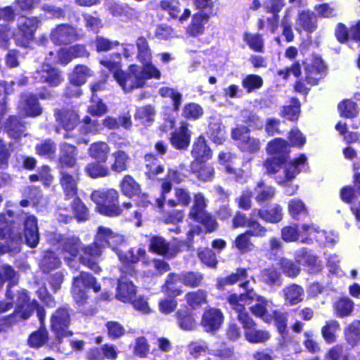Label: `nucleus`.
I'll use <instances>...</instances> for the list:
<instances>
[{
  "label": "nucleus",
  "mask_w": 360,
  "mask_h": 360,
  "mask_svg": "<svg viewBox=\"0 0 360 360\" xmlns=\"http://www.w3.org/2000/svg\"><path fill=\"white\" fill-rule=\"evenodd\" d=\"M302 231L306 232L307 235L311 236V238H314L317 240H321L322 237H324L329 245H334L338 240V235L334 231H319L318 227L314 224H302Z\"/></svg>",
  "instance_id": "nucleus-22"
},
{
  "label": "nucleus",
  "mask_w": 360,
  "mask_h": 360,
  "mask_svg": "<svg viewBox=\"0 0 360 360\" xmlns=\"http://www.w3.org/2000/svg\"><path fill=\"white\" fill-rule=\"evenodd\" d=\"M18 108L19 112L23 116L34 117L42 113V108L37 98L32 94H22Z\"/></svg>",
  "instance_id": "nucleus-13"
},
{
  "label": "nucleus",
  "mask_w": 360,
  "mask_h": 360,
  "mask_svg": "<svg viewBox=\"0 0 360 360\" xmlns=\"http://www.w3.org/2000/svg\"><path fill=\"white\" fill-rule=\"evenodd\" d=\"M307 158L305 155H301L297 159L285 164L284 168V176L279 175L276 177L278 184L285 187V193L287 195L290 196L296 193L298 186L295 185L289 186L288 183L300 172L298 166L304 164Z\"/></svg>",
  "instance_id": "nucleus-5"
},
{
  "label": "nucleus",
  "mask_w": 360,
  "mask_h": 360,
  "mask_svg": "<svg viewBox=\"0 0 360 360\" xmlns=\"http://www.w3.org/2000/svg\"><path fill=\"white\" fill-rule=\"evenodd\" d=\"M103 248V247L95 238V242L93 244L85 248L83 247L82 253L79 256L80 262L95 272H98L100 267L95 260L101 255Z\"/></svg>",
  "instance_id": "nucleus-12"
},
{
  "label": "nucleus",
  "mask_w": 360,
  "mask_h": 360,
  "mask_svg": "<svg viewBox=\"0 0 360 360\" xmlns=\"http://www.w3.org/2000/svg\"><path fill=\"white\" fill-rule=\"evenodd\" d=\"M269 154L286 161L287 154L289 151V145L282 139H275L270 141L266 146Z\"/></svg>",
  "instance_id": "nucleus-32"
},
{
  "label": "nucleus",
  "mask_w": 360,
  "mask_h": 360,
  "mask_svg": "<svg viewBox=\"0 0 360 360\" xmlns=\"http://www.w3.org/2000/svg\"><path fill=\"white\" fill-rule=\"evenodd\" d=\"M91 76V71L84 65H77L70 75V83L73 85L81 86L86 79Z\"/></svg>",
  "instance_id": "nucleus-42"
},
{
  "label": "nucleus",
  "mask_w": 360,
  "mask_h": 360,
  "mask_svg": "<svg viewBox=\"0 0 360 360\" xmlns=\"http://www.w3.org/2000/svg\"><path fill=\"white\" fill-rule=\"evenodd\" d=\"M191 200V198L188 191L183 188H176L174 189V198L169 200L168 204L171 207H188Z\"/></svg>",
  "instance_id": "nucleus-41"
},
{
  "label": "nucleus",
  "mask_w": 360,
  "mask_h": 360,
  "mask_svg": "<svg viewBox=\"0 0 360 360\" xmlns=\"http://www.w3.org/2000/svg\"><path fill=\"white\" fill-rule=\"evenodd\" d=\"M60 183L65 200L75 198L77 194V184L79 179L78 169H75L68 172H60Z\"/></svg>",
  "instance_id": "nucleus-11"
},
{
  "label": "nucleus",
  "mask_w": 360,
  "mask_h": 360,
  "mask_svg": "<svg viewBox=\"0 0 360 360\" xmlns=\"http://www.w3.org/2000/svg\"><path fill=\"white\" fill-rule=\"evenodd\" d=\"M101 163L98 161L89 163L85 167V172L93 179L108 176L110 174L109 167Z\"/></svg>",
  "instance_id": "nucleus-40"
},
{
  "label": "nucleus",
  "mask_w": 360,
  "mask_h": 360,
  "mask_svg": "<svg viewBox=\"0 0 360 360\" xmlns=\"http://www.w3.org/2000/svg\"><path fill=\"white\" fill-rule=\"evenodd\" d=\"M233 139L238 141L240 148L243 151L255 153L260 148V141L258 139L249 134V129L245 126L234 128L231 133Z\"/></svg>",
  "instance_id": "nucleus-8"
},
{
  "label": "nucleus",
  "mask_w": 360,
  "mask_h": 360,
  "mask_svg": "<svg viewBox=\"0 0 360 360\" xmlns=\"http://www.w3.org/2000/svg\"><path fill=\"white\" fill-rule=\"evenodd\" d=\"M325 70V65L321 58L314 57L311 63L305 67V82L310 86L317 84L321 73Z\"/></svg>",
  "instance_id": "nucleus-18"
},
{
  "label": "nucleus",
  "mask_w": 360,
  "mask_h": 360,
  "mask_svg": "<svg viewBox=\"0 0 360 360\" xmlns=\"http://www.w3.org/2000/svg\"><path fill=\"white\" fill-rule=\"evenodd\" d=\"M136 47L138 49L137 58L141 63L151 60L152 53L146 38L139 37L136 41Z\"/></svg>",
  "instance_id": "nucleus-48"
},
{
  "label": "nucleus",
  "mask_w": 360,
  "mask_h": 360,
  "mask_svg": "<svg viewBox=\"0 0 360 360\" xmlns=\"http://www.w3.org/2000/svg\"><path fill=\"white\" fill-rule=\"evenodd\" d=\"M295 260L297 262L307 266L309 271L312 273L319 271L321 268V262L306 248H302L296 252Z\"/></svg>",
  "instance_id": "nucleus-26"
},
{
  "label": "nucleus",
  "mask_w": 360,
  "mask_h": 360,
  "mask_svg": "<svg viewBox=\"0 0 360 360\" xmlns=\"http://www.w3.org/2000/svg\"><path fill=\"white\" fill-rule=\"evenodd\" d=\"M63 257L70 266L72 259L76 258L79 253H82L83 245L79 238L69 237L63 241Z\"/></svg>",
  "instance_id": "nucleus-20"
},
{
  "label": "nucleus",
  "mask_w": 360,
  "mask_h": 360,
  "mask_svg": "<svg viewBox=\"0 0 360 360\" xmlns=\"http://www.w3.org/2000/svg\"><path fill=\"white\" fill-rule=\"evenodd\" d=\"M207 200L204 195L198 193L194 195L193 203L189 212V217L193 220L203 219L207 212L205 210Z\"/></svg>",
  "instance_id": "nucleus-33"
},
{
  "label": "nucleus",
  "mask_w": 360,
  "mask_h": 360,
  "mask_svg": "<svg viewBox=\"0 0 360 360\" xmlns=\"http://www.w3.org/2000/svg\"><path fill=\"white\" fill-rule=\"evenodd\" d=\"M160 8L168 12L170 16L174 18H179L180 22H184L191 15L189 9H184V13L180 15L181 8L179 0H162L160 2Z\"/></svg>",
  "instance_id": "nucleus-25"
},
{
  "label": "nucleus",
  "mask_w": 360,
  "mask_h": 360,
  "mask_svg": "<svg viewBox=\"0 0 360 360\" xmlns=\"http://www.w3.org/2000/svg\"><path fill=\"white\" fill-rule=\"evenodd\" d=\"M107 110L105 104L93 95L87 112L93 116H101L107 112Z\"/></svg>",
  "instance_id": "nucleus-63"
},
{
  "label": "nucleus",
  "mask_w": 360,
  "mask_h": 360,
  "mask_svg": "<svg viewBox=\"0 0 360 360\" xmlns=\"http://www.w3.org/2000/svg\"><path fill=\"white\" fill-rule=\"evenodd\" d=\"M35 80L49 86H57L63 81L60 72L49 64L44 63L34 74Z\"/></svg>",
  "instance_id": "nucleus-10"
},
{
  "label": "nucleus",
  "mask_w": 360,
  "mask_h": 360,
  "mask_svg": "<svg viewBox=\"0 0 360 360\" xmlns=\"http://www.w3.org/2000/svg\"><path fill=\"white\" fill-rule=\"evenodd\" d=\"M316 27V17L312 12L302 11L298 13L295 23V30L297 32H300L304 30L311 32Z\"/></svg>",
  "instance_id": "nucleus-30"
},
{
  "label": "nucleus",
  "mask_w": 360,
  "mask_h": 360,
  "mask_svg": "<svg viewBox=\"0 0 360 360\" xmlns=\"http://www.w3.org/2000/svg\"><path fill=\"white\" fill-rule=\"evenodd\" d=\"M48 340V332L41 328L37 331L32 333L28 339V343L32 347H40L44 345Z\"/></svg>",
  "instance_id": "nucleus-55"
},
{
  "label": "nucleus",
  "mask_w": 360,
  "mask_h": 360,
  "mask_svg": "<svg viewBox=\"0 0 360 360\" xmlns=\"http://www.w3.org/2000/svg\"><path fill=\"white\" fill-rule=\"evenodd\" d=\"M122 193L127 196L132 197L139 193L140 186L130 175H125L120 184Z\"/></svg>",
  "instance_id": "nucleus-39"
},
{
  "label": "nucleus",
  "mask_w": 360,
  "mask_h": 360,
  "mask_svg": "<svg viewBox=\"0 0 360 360\" xmlns=\"http://www.w3.org/2000/svg\"><path fill=\"white\" fill-rule=\"evenodd\" d=\"M204 19L205 15L202 13L194 15L191 25L187 28V32L191 36L201 34L204 30Z\"/></svg>",
  "instance_id": "nucleus-56"
},
{
  "label": "nucleus",
  "mask_w": 360,
  "mask_h": 360,
  "mask_svg": "<svg viewBox=\"0 0 360 360\" xmlns=\"http://www.w3.org/2000/svg\"><path fill=\"white\" fill-rule=\"evenodd\" d=\"M262 84L263 79L257 75H249L242 81V86L248 93H251L253 91L261 88Z\"/></svg>",
  "instance_id": "nucleus-57"
},
{
  "label": "nucleus",
  "mask_w": 360,
  "mask_h": 360,
  "mask_svg": "<svg viewBox=\"0 0 360 360\" xmlns=\"http://www.w3.org/2000/svg\"><path fill=\"white\" fill-rule=\"evenodd\" d=\"M17 24L18 29L14 34L15 42L19 46H27L33 40L40 21L36 17L20 16L18 19Z\"/></svg>",
  "instance_id": "nucleus-3"
},
{
  "label": "nucleus",
  "mask_w": 360,
  "mask_h": 360,
  "mask_svg": "<svg viewBox=\"0 0 360 360\" xmlns=\"http://www.w3.org/2000/svg\"><path fill=\"white\" fill-rule=\"evenodd\" d=\"M25 236L26 242L30 247H35L39 242L37 219L34 216L28 217L25 222Z\"/></svg>",
  "instance_id": "nucleus-31"
},
{
  "label": "nucleus",
  "mask_w": 360,
  "mask_h": 360,
  "mask_svg": "<svg viewBox=\"0 0 360 360\" xmlns=\"http://www.w3.org/2000/svg\"><path fill=\"white\" fill-rule=\"evenodd\" d=\"M240 286L246 290V292L240 295L232 294L228 297V302L231 307L238 313V320L241 314L249 315L245 311V306L250 304L255 297V291L253 285L250 284V281L242 283Z\"/></svg>",
  "instance_id": "nucleus-7"
},
{
  "label": "nucleus",
  "mask_w": 360,
  "mask_h": 360,
  "mask_svg": "<svg viewBox=\"0 0 360 360\" xmlns=\"http://www.w3.org/2000/svg\"><path fill=\"white\" fill-rule=\"evenodd\" d=\"M252 215H258L262 219L270 223H277L283 219L282 208L280 205H276L271 210L254 209Z\"/></svg>",
  "instance_id": "nucleus-35"
},
{
  "label": "nucleus",
  "mask_w": 360,
  "mask_h": 360,
  "mask_svg": "<svg viewBox=\"0 0 360 360\" xmlns=\"http://www.w3.org/2000/svg\"><path fill=\"white\" fill-rule=\"evenodd\" d=\"M191 170L196 178L203 182L212 180L214 175L213 167L205 162L193 161L191 164Z\"/></svg>",
  "instance_id": "nucleus-29"
},
{
  "label": "nucleus",
  "mask_w": 360,
  "mask_h": 360,
  "mask_svg": "<svg viewBox=\"0 0 360 360\" xmlns=\"http://www.w3.org/2000/svg\"><path fill=\"white\" fill-rule=\"evenodd\" d=\"M191 134L188 129V124L181 123L179 129L176 130L171 136L172 145L177 149L186 148L190 143Z\"/></svg>",
  "instance_id": "nucleus-28"
},
{
  "label": "nucleus",
  "mask_w": 360,
  "mask_h": 360,
  "mask_svg": "<svg viewBox=\"0 0 360 360\" xmlns=\"http://www.w3.org/2000/svg\"><path fill=\"white\" fill-rule=\"evenodd\" d=\"M179 276L181 283L190 288L199 286L203 279V276L201 274L192 271L184 272L179 274Z\"/></svg>",
  "instance_id": "nucleus-51"
},
{
  "label": "nucleus",
  "mask_w": 360,
  "mask_h": 360,
  "mask_svg": "<svg viewBox=\"0 0 360 360\" xmlns=\"http://www.w3.org/2000/svg\"><path fill=\"white\" fill-rule=\"evenodd\" d=\"M239 321L245 330V338L250 343H264L271 338V334L265 330H259L255 328V323L252 319L246 314L239 316Z\"/></svg>",
  "instance_id": "nucleus-6"
},
{
  "label": "nucleus",
  "mask_w": 360,
  "mask_h": 360,
  "mask_svg": "<svg viewBox=\"0 0 360 360\" xmlns=\"http://www.w3.org/2000/svg\"><path fill=\"white\" fill-rule=\"evenodd\" d=\"M262 280L269 285H281V276L275 267L265 269L262 272Z\"/></svg>",
  "instance_id": "nucleus-49"
},
{
  "label": "nucleus",
  "mask_w": 360,
  "mask_h": 360,
  "mask_svg": "<svg viewBox=\"0 0 360 360\" xmlns=\"http://www.w3.org/2000/svg\"><path fill=\"white\" fill-rule=\"evenodd\" d=\"M176 317L181 329L191 330L196 327V322L191 314L179 310L176 313Z\"/></svg>",
  "instance_id": "nucleus-60"
},
{
  "label": "nucleus",
  "mask_w": 360,
  "mask_h": 360,
  "mask_svg": "<svg viewBox=\"0 0 360 360\" xmlns=\"http://www.w3.org/2000/svg\"><path fill=\"white\" fill-rule=\"evenodd\" d=\"M131 158L128 153L122 150L114 151L110 156V172L117 174L127 171L130 165Z\"/></svg>",
  "instance_id": "nucleus-19"
},
{
  "label": "nucleus",
  "mask_w": 360,
  "mask_h": 360,
  "mask_svg": "<svg viewBox=\"0 0 360 360\" xmlns=\"http://www.w3.org/2000/svg\"><path fill=\"white\" fill-rule=\"evenodd\" d=\"M100 63L113 74L114 78L126 92L134 88L143 87L148 79H159L161 77L160 70L151 60L141 63L143 66L131 65L129 68V74L120 70V64L118 62L105 59L101 60Z\"/></svg>",
  "instance_id": "nucleus-1"
},
{
  "label": "nucleus",
  "mask_w": 360,
  "mask_h": 360,
  "mask_svg": "<svg viewBox=\"0 0 360 360\" xmlns=\"http://www.w3.org/2000/svg\"><path fill=\"white\" fill-rule=\"evenodd\" d=\"M248 277L247 271L245 269H238L236 272L229 276L220 279L217 282V287L223 288L226 285H233L238 281H241Z\"/></svg>",
  "instance_id": "nucleus-53"
},
{
  "label": "nucleus",
  "mask_w": 360,
  "mask_h": 360,
  "mask_svg": "<svg viewBox=\"0 0 360 360\" xmlns=\"http://www.w3.org/2000/svg\"><path fill=\"white\" fill-rule=\"evenodd\" d=\"M118 192L113 188L95 191L91 195V200L96 203L98 212L108 217H116L122 213V209L116 204Z\"/></svg>",
  "instance_id": "nucleus-2"
},
{
  "label": "nucleus",
  "mask_w": 360,
  "mask_h": 360,
  "mask_svg": "<svg viewBox=\"0 0 360 360\" xmlns=\"http://www.w3.org/2000/svg\"><path fill=\"white\" fill-rule=\"evenodd\" d=\"M192 155L195 158L194 161L205 162L211 158V151L206 145L204 138L200 137L195 142L192 150Z\"/></svg>",
  "instance_id": "nucleus-38"
},
{
  "label": "nucleus",
  "mask_w": 360,
  "mask_h": 360,
  "mask_svg": "<svg viewBox=\"0 0 360 360\" xmlns=\"http://www.w3.org/2000/svg\"><path fill=\"white\" fill-rule=\"evenodd\" d=\"M255 200L259 203H263L272 199L275 195V189L263 182H259L255 189Z\"/></svg>",
  "instance_id": "nucleus-43"
},
{
  "label": "nucleus",
  "mask_w": 360,
  "mask_h": 360,
  "mask_svg": "<svg viewBox=\"0 0 360 360\" xmlns=\"http://www.w3.org/2000/svg\"><path fill=\"white\" fill-rule=\"evenodd\" d=\"M51 39L58 44H70L77 39V34L73 27L63 24L52 30Z\"/></svg>",
  "instance_id": "nucleus-17"
},
{
  "label": "nucleus",
  "mask_w": 360,
  "mask_h": 360,
  "mask_svg": "<svg viewBox=\"0 0 360 360\" xmlns=\"http://www.w3.org/2000/svg\"><path fill=\"white\" fill-rule=\"evenodd\" d=\"M347 342L352 346L356 345L360 341V321H354L345 330Z\"/></svg>",
  "instance_id": "nucleus-47"
},
{
  "label": "nucleus",
  "mask_w": 360,
  "mask_h": 360,
  "mask_svg": "<svg viewBox=\"0 0 360 360\" xmlns=\"http://www.w3.org/2000/svg\"><path fill=\"white\" fill-rule=\"evenodd\" d=\"M340 330V324L337 321H327L321 328V334L326 342L331 344L335 342V333Z\"/></svg>",
  "instance_id": "nucleus-46"
},
{
  "label": "nucleus",
  "mask_w": 360,
  "mask_h": 360,
  "mask_svg": "<svg viewBox=\"0 0 360 360\" xmlns=\"http://www.w3.org/2000/svg\"><path fill=\"white\" fill-rule=\"evenodd\" d=\"M76 156L77 150L75 146L70 144H63L59 157L60 172H70V169L79 170Z\"/></svg>",
  "instance_id": "nucleus-14"
},
{
  "label": "nucleus",
  "mask_w": 360,
  "mask_h": 360,
  "mask_svg": "<svg viewBox=\"0 0 360 360\" xmlns=\"http://www.w3.org/2000/svg\"><path fill=\"white\" fill-rule=\"evenodd\" d=\"M96 239L103 248L110 245L113 250L115 249V246L121 244L124 241L122 236L104 226H100L98 229Z\"/></svg>",
  "instance_id": "nucleus-21"
},
{
  "label": "nucleus",
  "mask_w": 360,
  "mask_h": 360,
  "mask_svg": "<svg viewBox=\"0 0 360 360\" xmlns=\"http://www.w3.org/2000/svg\"><path fill=\"white\" fill-rule=\"evenodd\" d=\"M6 129L10 136L17 139L22 135L24 126L16 117H11L6 122Z\"/></svg>",
  "instance_id": "nucleus-50"
},
{
  "label": "nucleus",
  "mask_w": 360,
  "mask_h": 360,
  "mask_svg": "<svg viewBox=\"0 0 360 360\" xmlns=\"http://www.w3.org/2000/svg\"><path fill=\"white\" fill-rule=\"evenodd\" d=\"M338 109L341 116L347 118L356 117L358 113L355 103L349 100L340 103L338 105Z\"/></svg>",
  "instance_id": "nucleus-64"
},
{
  "label": "nucleus",
  "mask_w": 360,
  "mask_h": 360,
  "mask_svg": "<svg viewBox=\"0 0 360 360\" xmlns=\"http://www.w3.org/2000/svg\"><path fill=\"white\" fill-rule=\"evenodd\" d=\"M70 322V315L65 309H58L52 315L51 319V330L55 333L59 341L62 338L72 335V333L68 330Z\"/></svg>",
  "instance_id": "nucleus-9"
},
{
  "label": "nucleus",
  "mask_w": 360,
  "mask_h": 360,
  "mask_svg": "<svg viewBox=\"0 0 360 360\" xmlns=\"http://www.w3.org/2000/svg\"><path fill=\"white\" fill-rule=\"evenodd\" d=\"M300 115V103L297 100L292 99L291 104L283 106L281 115L288 120L295 121Z\"/></svg>",
  "instance_id": "nucleus-59"
},
{
  "label": "nucleus",
  "mask_w": 360,
  "mask_h": 360,
  "mask_svg": "<svg viewBox=\"0 0 360 360\" xmlns=\"http://www.w3.org/2000/svg\"><path fill=\"white\" fill-rule=\"evenodd\" d=\"M285 301L290 305H295L304 299V290L297 284L290 285L283 289Z\"/></svg>",
  "instance_id": "nucleus-34"
},
{
  "label": "nucleus",
  "mask_w": 360,
  "mask_h": 360,
  "mask_svg": "<svg viewBox=\"0 0 360 360\" xmlns=\"http://www.w3.org/2000/svg\"><path fill=\"white\" fill-rule=\"evenodd\" d=\"M88 55L89 53L85 47L82 45L63 48L58 52L57 62L60 64L66 65L74 58L85 57L88 56Z\"/></svg>",
  "instance_id": "nucleus-23"
},
{
  "label": "nucleus",
  "mask_w": 360,
  "mask_h": 360,
  "mask_svg": "<svg viewBox=\"0 0 360 360\" xmlns=\"http://www.w3.org/2000/svg\"><path fill=\"white\" fill-rule=\"evenodd\" d=\"M70 202L73 214L79 221H84L87 219V209L82 201L76 196L72 198Z\"/></svg>",
  "instance_id": "nucleus-62"
},
{
  "label": "nucleus",
  "mask_w": 360,
  "mask_h": 360,
  "mask_svg": "<svg viewBox=\"0 0 360 360\" xmlns=\"http://www.w3.org/2000/svg\"><path fill=\"white\" fill-rule=\"evenodd\" d=\"M288 207L290 216L293 218H297L299 215L307 213L305 204L298 198H293L289 200Z\"/></svg>",
  "instance_id": "nucleus-58"
},
{
  "label": "nucleus",
  "mask_w": 360,
  "mask_h": 360,
  "mask_svg": "<svg viewBox=\"0 0 360 360\" xmlns=\"http://www.w3.org/2000/svg\"><path fill=\"white\" fill-rule=\"evenodd\" d=\"M301 229H302V227ZM300 236L302 237L301 242L303 243H310L312 241L311 236L307 235V233L303 232L302 230L299 231L297 224L285 226L281 230V238L288 243L297 241Z\"/></svg>",
  "instance_id": "nucleus-27"
},
{
  "label": "nucleus",
  "mask_w": 360,
  "mask_h": 360,
  "mask_svg": "<svg viewBox=\"0 0 360 360\" xmlns=\"http://www.w3.org/2000/svg\"><path fill=\"white\" fill-rule=\"evenodd\" d=\"M187 304L193 309H197L207 302V292L202 290L190 292L185 295Z\"/></svg>",
  "instance_id": "nucleus-45"
},
{
  "label": "nucleus",
  "mask_w": 360,
  "mask_h": 360,
  "mask_svg": "<svg viewBox=\"0 0 360 360\" xmlns=\"http://www.w3.org/2000/svg\"><path fill=\"white\" fill-rule=\"evenodd\" d=\"M250 236L246 232L238 235L234 242L235 248L241 253H246L252 251L255 245L251 242Z\"/></svg>",
  "instance_id": "nucleus-52"
},
{
  "label": "nucleus",
  "mask_w": 360,
  "mask_h": 360,
  "mask_svg": "<svg viewBox=\"0 0 360 360\" xmlns=\"http://www.w3.org/2000/svg\"><path fill=\"white\" fill-rule=\"evenodd\" d=\"M136 292V287L131 281L125 277L120 278L117 288L116 297L117 300L123 302H132Z\"/></svg>",
  "instance_id": "nucleus-24"
},
{
  "label": "nucleus",
  "mask_w": 360,
  "mask_h": 360,
  "mask_svg": "<svg viewBox=\"0 0 360 360\" xmlns=\"http://www.w3.org/2000/svg\"><path fill=\"white\" fill-rule=\"evenodd\" d=\"M177 283H181L179 274H169L165 285L162 286V290L169 297H176L182 293V290L176 287Z\"/></svg>",
  "instance_id": "nucleus-44"
},
{
  "label": "nucleus",
  "mask_w": 360,
  "mask_h": 360,
  "mask_svg": "<svg viewBox=\"0 0 360 360\" xmlns=\"http://www.w3.org/2000/svg\"><path fill=\"white\" fill-rule=\"evenodd\" d=\"M354 303L349 298L338 300L335 304V312L340 317L349 316L353 309Z\"/></svg>",
  "instance_id": "nucleus-61"
},
{
  "label": "nucleus",
  "mask_w": 360,
  "mask_h": 360,
  "mask_svg": "<svg viewBox=\"0 0 360 360\" xmlns=\"http://www.w3.org/2000/svg\"><path fill=\"white\" fill-rule=\"evenodd\" d=\"M243 40L252 50L256 52L264 51V41L262 35L259 34L245 33L243 36Z\"/></svg>",
  "instance_id": "nucleus-54"
},
{
  "label": "nucleus",
  "mask_w": 360,
  "mask_h": 360,
  "mask_svg": "<svg viewBox=\"0 0 360 360\" xmlns=\"http://www.w3.org/2000/svg\"><path fill=\"white\" fill-rule=\"evenodd\" d=\"M224 321L222 312L215 308L206 309L202 316L201 326L205 331L212 332L219 330Z\"/></svg>",
  "instance_id": "nucleus-16"
},
{
  "label": "nucleus",
  "mask_w": 360,
  "mask_h": 360,
  "mask_svg": "<svg viewBox=\"0 0 360 360\" xmlns=\"http://www.w3.org/2000/svg\"><path fill=\"white\" fill-rule=\"evenodd\" d=\"M255 297L252 301L255 300L257 303L250 308L251 313L257 317L262 319L265 322L269 323L273 321V315L271 311L272 302L266 300L264 297L257 295L255 292Z\"/></svg>",
  "instance_id": "nucleus-15"
},
{
  "label": "nucleus",
  "mask_w": 360,
  "mask_h": 360,
  "mask_svg": "<svg viewBox=\"0 0 360 360\" xmlns=\"http://www.w3.org/2000/svg\"><path fill=\"white\" fill-rule=\"evenodd\" d=\"M89 155L99 162H105L108 160L110 149L105 142H95L89 148Z\"/></svg>",
  "instance_id": "nucleus-36"
},
{
  "label": "nucleus",
  "mask_w": 360,
  "mask_h": 360,
  "mask_svg": "<svg viewBox=\"0 0 360 360\" xmlns=\"http://www.w3.org/2000/svg\"><path fill=\"white\" fill-rule=\"evenodd\" d=\"M56 119L64 129L70 131L77 124L79 116L74 110H60L56 113Z\"/></svg>",
  "instance_id": "nucleus-37"
},
{
  "label": "nucleus",
  "mask_w": 360,
  "mask_h": 360,
  "mask_svg": "<svg viewBox=\"0 0 360 360\" xmlns=\"http://www.w3.org/2000/svg\"><path fill=\"white\" fill-rule=\"evenodd\" d=\"M92 288L96 292L101 290V286L97 284L95 278L87 273L82 272L79 276L74 278L72 293L75 301L78 304H84L87 300L86 288Z\"/></svg>",
  "instance_id": "nucleus-4"
}]
</instances>
